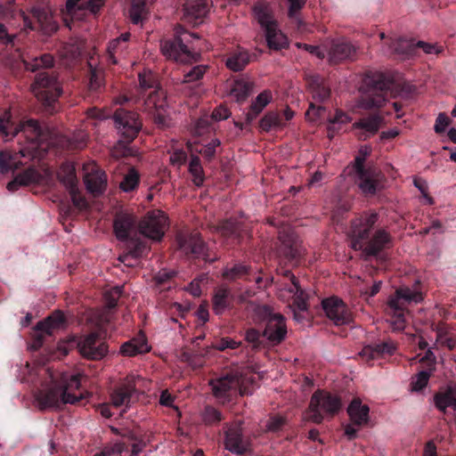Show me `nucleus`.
<instances>
[{"mask_svg":"<svg viewBox=\"0 0 456 456\" xmlns=\"http://www.w3.org/2000/svg\"><path fill=\"white\" fill-rule=\"evenodd\" d=\"M19 133L25 134L31 146L20 149L18 152L14 153L9 151H0V172L3 174L19 169L23 165V162L20 160L21 158L32 159L35 157V150L52 137V130L49 126L41 125L33 118L16 125L12 119L11 113L5 111L0 117V134L5 140H9Z\"/></svg>","mask_w":456,"mask_h":456,"instance_id":"nucleus-1","label":"nucleus"},{"mask_svg":"<svg viewBox=\"0 0 456 456\" xmlns=\"http://www.w3.org/2000/svg\"><path fill=\"white\" fill-rule=\"evenodd\" d=\"M379 216L375 211L363 212L351 221L352 248L366 256H378L392 246V237L384 228L374 230Z\"/></svg>","mask_w":456,"mask_h":456,"instance_id":"nucleus-2","label":"nucleus"},{"mask_svg":"<svg viewBox=\"0 0 456 456\" xmlns=\"http://www.w3.org/2000/svg\"><path fill=\"white\" fill-rule=\"evenodd\" d=\"M81 375H63L61 380L48 389L38 390L35 399L41 411L47 409H61L63 405L78 404L85 399L84 393L75 394L81 386Z\"/></svg>","mask_w":456,"mask_h":456,"instance_id":"nucleus-3","label":"nucleus"},{"mask_svg":"<svg viewBox=\"0 0 456 456\" xmlns=\"http://www.w3.org/2000/svg\"><path fill=\"white\" fill-rule=\"evenodd\" d=\"M141 94L144 99L145 110L152 114L158 127L165 129L170 126V118L167 114V94L159 86L157 76L151 70H144L138 76Z\"/></svg>","mask_w":456,"mask_h":456,"instance_id":"nucleus-4","label":"nucleus"},{"mask_svg":"<svg viewBox=\"0 0 456 456\" xmlns=\"http://www.w3.org/2000/svg\"><path fill=\"white\" fill-rule=\"evenodd\" d=\"M252 384V378L248 377L238 368L232 369L209 381L214 396L224 404L232 402L238 395L251 394Z\"/></svg>","mask_w":456,"mask_h":456,"instance_id":"nucleus-5","label":"nucleus"},{"mask_svg":"<svg viewBox=\"0 0 456 456\" xmlns=\"http://www.w3.org/2000/svg\"><path fill=\"white\" fill-rule=\"evenodd\" d=\"M31 90L45 113L53 115L58 111L62 86L54 72H38L35 76Z\"/></svg>","mask_w":456,"mask_h":456,"instance_id":"nucleus-6","label":"nucleus"},{"mask_svg":"<svg viewBox=\"0 0 456 456\" xmlns=\"http://www.w3.org/2000/svg\"><path fill=\"white\" fill-rule=\"evenodd\" d=\"M392 81L380 72H369L361 87L360 105L364 109L380 108L387 99Z\"/></svg>","mask_w":456,"mask_h":456,"instance_id":"nucleus-7","label":"nucleus"},{"mask_svg":"<svg viewBox=\"0 0 456 456\" xmlns=\"http://www.w3.org/2000/svg\"><path fill=\"white\" fill-rule=\"evenodd\" d=\"M349 168V175H354V183L365 195H374L382 186L383 175L376 167L365 165V155L356 156Z\"/></svg>","mask_w":456,"mask_h":456,"instance_id":"nucleus-8","label":"nucleus"},{"mask_svg":"<svg viewBox=\"0 0 456 456\" xmlns=\"http://www.w3.org/2000/svg\"><path fill=\"white\" fill-rule=\"evenodd\" d=\"M277 256L281 263L297 267L303 262L305 254L302 241L289 227H283L278 232Z\"/></svg>","mask_w":456,"mask_h":456,"instance_id":"nucleus-9","label":"nucleus"},{"mask_svg":"<svg viewBox=\"0 0 456 456\" xmlns=\"http://www.w3.org/2000/svg\"><path fill=\"white\" fill-rule=\"evenodd\" d=\"M341 407L342 403L339 396L318 389L311 396L306 411V418L315 424H321L324 415L334 417L338 413Z\"/></svg>","mask_w":456,"mask_h":456,"instance_id":"nucleus-10","label":"nucleus"},{"mask_svg":"<svg viewBox=\"0 0 456 456\" xmlns=\"http://www.w3.org/2000/svg\"><path fill=\"white\" fill-rule=\"evenodd\" d=\"M191 38H199V37L192 33H184L173 39L165 40L160 45L163 55L169 60L183 64L198 61L200 54L191 51L188 45Z\"/></svg>","mask_w":456,"mask_h":456,"instance_id":"nucleus-11","label":"nucleus"},{"mask_svg":"<svg viewBox=\"0 0 456 456\" xmlns=\"http://www.w3.org/2000/svg\"><path fill=\"white\" fill-rule=\"evenodd\" d=\"M254 312L259 321L265 322L263 337L266 338L273 345L281 343L287 335L284 316L273 313L272 308L266 305L255 306Z\"/></svg>","mask_w":456,"mask_h":456,"instance_id":"nucleus-12","label":"nucleus"},{"mask_svg":"<svg viewBox=\"0 0 456 456\" xmlns=\"http://www.w3.org/2000/svg\"><path fill=\"white\" fill-rule=\"evenodd\" d=\"M423 300V295L420 291L412 290L409 287H400L396 289L395 295L391 297L387 302L389 314L395 318L392 322L394 330H401L404 328L405 303H420Z\"/></svg>","mask_w":456,"mask_h":456,"instance_id":"nucleus-13","label":"nucleus"},{"mask_svg":"<svg viewBox=\"0 0 456 456\" xmlns=\"http://www.w3.org/2000/svg\"><path fill=\"white\" fill-rule=\"evenodd\" d=\"M113 120L125 143L132 142L142 126L139 114L124 108H118L115 110Z\"/></svg>","mask_w":456,"mask_h":456,"instance_id":"nucleus-14","label":"nucleus"},{"mask_svg":"<svg viewBox=\"0 0 456 456\" xmlns=\"http://www.w3.org/2000/svg\"><path fill=\"white\" fill-rule=\"evenodd\" d=\"M20 15L24 26L31 30H38L45 35H51L58 29V25L53 20L52 12L46 7L34 6L28 14L22 12Z\"/></svg>","mask_w":456,"mask_h":456,"instance_id":"nucleus-15","label":"nucleus"},{"mask_svg":"<svg viewBox=\"0 0 456 456\" xmlns=\"http://www.w3.org/2000/svg\"><path fill=\"white\" fill-rule=\"evenodd\" d=\"M178 244L180 249L191 258L201 259L205 263L209 264H212L218 259V256L212 253L208 244L199 233H191L188 236H180L178 238Z\"/></svg>","mask_w":456,"mask_h":456,"instance_id":"nucleus-16","label":"nucleus"},{"mask_svg":"<svg viewBox=\"0 0 456 456\" xmlns=\"http://www.w3.org/2000/svg\"><path fill=\"white\" fill-rule=\"evenodd\" d=\"M168 226V218L159 209L149 211L138 223L140 233L151 240H160Z\"/></svg>","mask_w":456,"mask_h":456,"instance_id":"nucleus-17","label":"nucleus"},{"mask_svg":"<svg viewBox=\"0 0 456 456\" xmlns=\"http://www.w3.org/2000/svg\"><path fill=\"white\" fill-rule=\"evenodd\" d=\"M141 380L138 375L129 374L121 379L110 392L111 404L116 407L125 406L126 409L134 403L137 393V382Z\"/></svg>","mask_w":456,"mask_h":456,"instance_id":"nucleus-18","label":"nucleus"},{"mask_svg":"<svg viewBox=\"0 0 456 456\" xmlns=\"http://www.w3.org/2000/svg\"><path fill=\"white\" fill-rule=\"evenodd\" d=\"M66 323L64 314L59 310L38 322L33 332V349L38 350L43 346L45 336H53L54 330L64 328Z\"/></svg>","mask_w":456,"mask_h":456,"instance_id":"nucleus-19","label":"nucleus"},{"mask_svg":"<svg viewBox=\"0 0 456 456\" xmlns=\"http://www.w3.org/2000/svg\"><path fill=\"white\" fill-rule=\"evenodd\" d=\"M77 347L79 354L88 360L98 361L108 354V345L97 332H91L78 338Z\"/></svg>","mask_w":456,"mask_h":456,"instance_id":"nucleus-20","label":"nucleus"},{"mask_svg":"<svg viewBox=\"0 0 456 456\" xmlns=\"http://www.w3.org/2000/svg\"><path fill=\"white\" fill-rule=\"evenodd\" d=\"M105 5V0H67L66 10L73 20L96 16Z\"/></svg>","mask_w":456,"mask_h":456,"instance_id":"nucleus-21","label":"nucleus"},{"mask_svg":"<svg viewBox=\"0 0 456 456\" xmlns=\"http://www.w3.org/2000/svg\"><path fill=\"white\" fill-rule=\"evenodd\" d=\"M322 305L326 316L335 325L348 324L352 321V315L348 307L338 297H332L323 299Z\"/></svg>","mask_w":456,"mask_h":456,"instance_id":"nucleus-22","label":"nucleus"},{"mask_svg":"<svg viewBox=\"0 0 456 456\" xmlns=\"http://www.w3.org/2000/svg\"><path fill=\"white\" fill-rule=\"evenodd\" d=\"M328 58L329 62L332 65L354 61L357 58V48L347 40L336 39L331 42L328 51Z\"/></svg>","mask_w":456,"mask_h":456,"instance_id":"nucleus-23","label":"nucleus"},{"mask_svg":"<svg viewBox=\"0 0 456 456\" xmlns=\"http://www.w3.org/2000/svg\"><path fill=\"white\" fill-rule=\"evenodd\" d=\"M136 217L133 214L118 212L113 220V231L117 239L124 241L133 236V233L136 234Z\"/></svg>","mask_w":456,"mask_h":456,"instance_id":"nucleus-24","label":"nucleus"},{"mask_svg":"<svg viewBox=\"0 0 456 456\" xmlns=\"http://www.w3.org/2000/svg\"><path fill=\"white\" fill-rule=\"evenodd\" d=\"M252 14L264 31L278 25L273 6L266 0H257L252 7Z\"/></svg>","mask_w":456,"mask_h":456,"instance_id":"nucleus-25","label":"nucleus"},{"mask_svg":"<svg viewBox=\"0 0 456 456\" xmlns=\"http://www.w3.org/2000/svg\"><path fill=\"white\" fill-rule=\"evenodd\" d=\"M225 449L236 454H243L248 449V442L244 438L240 424L235 423L225 431Z\"/></svg>","mask_w":456,"mask_h":456,"instance_id":"nucleus-26","label":"nucleus"},{"mask_svg":"<svg viewBox=\"0 0 456 456\" xmlns=\"http://www.w3.org/2000/svg\"><path fill=\"white\" fill-rule=\"evenodd\" d=\"M211 301L213 312L222 315L234 307L235 295L228 286L222 285L214 290Z\"/></svg>","mask_w":456,"mask_h":456,"instance_id":"nucleus-27","label":"nucleus"},{"mask_svg":"<svg viewBox=\"0 0 456 456\" xmlns=\"http://www.w3.org/2000/svg\"><path fill=\"white\" fill-rule=\"evenodd\" d=\"M183 11L185 21L200 24L209 11V4L207 0H185Z\"/></svg>","mask_w":456,"mask_h":456,"instance_id":"nucleus-28","label":"nucleus"},{"mask_svg":"<svg viewBox=\"0 0 456 456\" xmlns=\"http://www.w3.org/2000/svg\"><path fill=\"white\" fill-rule=\"evenodd\" d=\"M124 241H126V252L119 256L118 258L122 263L129 262L130 259L143 257L147 256L150 250L147 242L137 237L136 234L129 237L128 240H125Z\"/></svg>","mask_w":456,"mask_h":456,"instance_id":"nucleus-29","label":"nucleus"},{"mask_svg":"<svg viewBox=\"0 0 456 456\" xmlns=\"http://www.w3.org/2000/svg\"><path fill=\"white\" fill-rule=\"evenodd\" d=\"M382 118L379 115H371L366 118H362L354 122L353 128L359 130L357 136L359 140L366 141L372 135L378 133Z\"/></svg>","mask_w":456,"mask_h":456,"instance_id":"nucleus-30","label":"nucleus"},{"mask_svg":"<svg viewBox=\"0 0 456 456\" xmlns=\"http://www.w3.org/2000/svg\"><path fill=\"white\" fill-rule=\"evenodd\" d=\"M395 349L396 346L393 341H382L364 346L360 353V355L366 361H370L376 358L384 357L385 355H392Z\"/></svg>","mask_w":456,"mask_h":456,"instance_id":"nucleus-31","label":"nucleus"},{"mask_svg":"<svg viewBox=\"0 0 456 456\" xmlns=\"http://www.w3.org/2000/svg\"><path fill=\"white\" fill-rule=\"evenodd\" d=\"M41 178L39 172L32 167H28L23 172L14 176L13 180L9 182L7 189L10 191L18 190L20 186H27L31 183H38Z\"/></svg>","mask_w":456,"mask_h":456,"instance_id":"nucleus-32","label":"nucleus"},{"mask_svg":"<svg viewBox=\"0 0 456 456\" xmlns=\"http://www.w3.org/2000/svg\"><path fill=\"white\" fill-rule=\"evenodd\" d=\"M283 275L287 277L290 281V287L289 288V291L293 293L295 296V299L293 302L295 310H298L300 312H305L307 310V303L304 298V291L299 285L298 279L295 276V274L290 270H284Z\"/></svg>","mask_w":456,"mask_h":456,"instance_id":"nucleus-33","label":"nucleus"},{"mask_svg":"<svg viewBox=\"0 0 456 456\" xmlns=\"http://www.w3.org/2000/svg\"><path fill=\"white\" fill-rule=\"evenodd\" d=\"M272 99L273 94L270 90H265L262 93H260L256 96L255 101L252 102L248 112L246 113L247 124H251L263 111V110L268 105Z\"/></svg>","mask_w":456,"mask_h":456,"instance_id":"nucleus-34","label":"nucleus"},{"mask_svg":"<svg viewBox=\"0 0 456 456\" xmlns=\"http://www.w3.org/2000/svg\"><path fill=\"white\" fill-rule=\"evenodd\" d=\"M370 408L362 404L359 398H354L347 408V413L354 424L362 426L369 420Z\"/></svg>","mask_w":456,"mask_h":456,"instance_id":"nucleus-35","label":"nucleus"},{"mask_svg":"<svg viewBox=\"0 0 456 456\" xmlns=\"http://www.w3.org/2000/svg\"><path fill=\"white\" fill-rule=\"evenodd\" d=\"M251 267L249 265L237 263L232 266H225L223 269L222 276L229 281H235L237 280L251 281Z\"/></svg>","mask_w":456,"mask_h":456,"instance_id":"nucleus-36","label":"nucleus"},{"mask_svg":"<svg viewBox=\"0 0 456 456\" xmlns=\"http://www.w3.org/2000/svg\"><path fill=\"white\" fill-rule=\"evenodd\" d=\"M308 85L313 98L319 102H324L330 95V89L326 85L324 79L319 75H314L309 77Z\"/></svg>","mask_w":456,"mask_h":456,"instance_id":"nucleus-37","label":"nucleus"},{"mask_svg":"<svg viewBox=\"0 0 456 456\" xmlns=\"http://www.w3.org/2000/svg\"><path fill=\"white\" fill-rule=\"evenodd\" d=\"M217 231L224 238L240 242L242 237L243 227L241 223L234 219H226L219 224Z\"/></svg>","mask_w":456,"mask_h":456,"instance_id":"nucleus-38","label":"nucleus"},{"mask_svg":"<svg viewBox=\"0 0 456 456\" xmlns=\"http://www.w3.org/2000/svg\"><path fill=\"white\" fill-rule=\"evenodd\" d=\"M85 183L88 191L97 196L106 189L107 182L104 173H91L85 176Z\"/></svg>","mask_w":456,"mask_h":456,"instance_id":"nucleus-39","label":"nucleus"},{"mask_svg":"<svg viewBox=\"0 0 456 456\" xmlns=\"http://www.w3.org/2000/svg\"><path fill=\"white\" fill-rule=\"evenodd\" d=\"M267 45L272 50H281L288 47L287 37L278 28V25L265 31Z\"/></svg>","mask_w":456,"mask_h":456,"instance_id":"nucleus-40","label":"nucleus"},{"mask_svg":"<svg viewBox=\"0 0 456 456\" xmlns=\"http://www.w3.org/2000/svg\"><path fill=\"white\" fill-rule=\"evenodd\" d=\"M88 90L91 93H99L104 88V70L101 67L94 66L88 62Z\"/></svg>","mask_w":456,"mask_h":456,"instance_id":"nucleus-41","label":"nucleus"},{"mask_svg":"<svg viewBox=\"0 0 456 456\" xmlns=\"http://www.w3.org/2000/svg\"><path fill=\"white\" fill-rule=\"evenodd\" d=\"M24 67L31 72L38 71L41 69H51L54 65V58L50 53H44L36 56L31 60H23Z\"/></svg>","mask_w":456,"mask_h":456,"instance_id":"nucleus-42","label":"nucleus"},{"mask_svg":"<svg viewBox=\"0 0 456 456\" xmlns=\"http://www.w3.org/2000/svg\"><path fill=\"white\" fill-rule=\"evenodd\" d=\"M150 350L147 339L144 336H141L137 338H133L126 343H124L121 346V353L124 355L134 356L137 354L146 353Z\"/></svg>","mask_w":456,"mask_h":456,"instance_id":"nucleus-43","label":"nucleus"},{"mask_svg":"<svg viewBox=\"0 0 456 456\" xmlns=\"http://www.w3.org/2000/svg\"><path fill=\"white\" fill-rule=\"evenodd\" d=\"M434 402L436 407L444 413L447 407H452L456 412V390L448 388L444 392L436 393Z\"/></svg>","mask_w":456,"mask_h":456,"instance_id":"nucleus-44","label":"nucleus"},{"mask_svg":"<svg viewBox=\"0 0 456 456\" xmlns=\"http://www.w3.org/2000/svg\"><path fill=\"white\" fill-rule=\"evenodd\" d=\"M249 62V54L247 51L238 49L232 52L226 59V67L234 71L238 72L242 70Z\"/></svg>","mask_w":456,"mask_h":456,"instance_id":"nucleus-45","label":"nucleus"},{"mask_svg":"<svg viewBox=\"0 0 456 456\" xmlns=\"http://www.w3.org/2000/svg\"><path fill=\"white\" fill-rule=\"evenodd\" d=\"M253 83L245 79H237L233 82L231 95L237 102H242L250 95Z\"/></svg>","mask_w":456,"mask_h":456,"instance_id":"nucleus-46","label":"nucleus"},{"mask_svg":"<svg viewBox=\"0 0 456 456\" xmlns=\"http://www.w3.org/2000/svg\"><path fill=\"white\" fill-rule=\"evenodd\" d=\"M147 15L146 0H131L129 17L132 23L136 25L142 23L147 19Z\"/></svg>","mask_w":456,"mask_h":456,"instance_id":"nucleus-47","label":"nucleus"},{"mask_svg":"<svg viewBox=\"0 0 456 456\" xmlns=\"http://www.w3.org/2000/svg\"><path fill=\"white\" fill-rule=\"evenodd\" d=\"M127 45L120 44L118 40H112L108 45V61L111 64H118L119 60L126 58Z\"/></svg>","mask_w":456,"mask_h":456,"instance_id":"nucleus-48","label":"nucleus"},{"mask_svg":"<svg viewBox=\"0 0 456 456\" xmlns=\"http://www.w3.org/2000/svg\"><path fill=\"white\" fill-rule=\"evenodd\" d=\"M284 126L281 118L275 111L267 112L259 121V127L264 132H269L272 129L281 128Z\"/></svg>","mask_w":456,"mask_h":456,"instance_id":"nucleus-49","label":"nucleus"},{"mask_svg":"<svg viewBox=\"0 0 456 456\" xmlns=\"http://www.w3.org/2000/svg\"><path fill=\"white\" fill-rule=\"evenodd\" d=\"M351 120L350 117L342 110H336L333 117L330 118V125L328 126V135L332 138L335 134L338 133L341 129V126L349 123Z\"/></svg>","mask_w":456,"mask_h":456,"instance_id":"nucleus-50","label":"nucleus"},{"mask_svg":"<svg viewBox=\"0 0 456 456\" xmlns=\"http://www.w3.org/2000/svg\"><path fill=\"white\" fill-rule=\"evenodd\" d=\"M189 172L192 175L193 183L198 187L201 186L203 184L205 176L199 156L191 155V161L189 163Z\"/></svg>","mask_w":456,"mask_h":456,"instance_id":"nucleus-51","label":"nucleus"},{"mask_svg":"<svg viewBox=\"0 0 456 456\" xmlns=\"http://www.w3.org/2000/svg\"><path fill=\"white\" fill-rule=\"evenodd\" d=\"M59 179L69 191H77V178L74 167H65L62 170V174L59 175Z\"/></svg>","mask_w":456,"mask_h":456,"instance_id":"nucleus-52","label":"nucleus"},{"mask_svg":"<svg viewBox=\"0 0 456 456\" xmlns=\"http://www.w3.org/2000/svg\"><path fill=\"white\" fill-rule=\"evenodd\" d=\"M391 48L397 54L411 55L414 53L416 45L412 41L398 38L392 41Z\"/></svg>","mask_w":456,"mask_h":456,"instance_id":"nucleus-53","label":"nucleus"},{"mask_svg":"<svg viewBox=\"0 0 456 456\" xmlns=\"http://www.w3.org/2000/svg\"><path fill=\"white\" fill-rule=\"evenodd\" d=\"M221 142L218 139H213L208 144L203 145L200 149H193L192 144L189 142H187V148L189 151L201 154L208 161H210L214 159L216 155V149L220 146Z\"/></svg>","mask_w":456,"mask_h":456,"instance_id":"nucleus-54","label":"nucleus"},{"mask_svg":"<svg viewBox=\"0 0 456 456\" xmlns=\"http://www.w3.org/2000/svg\"><path fill=\"white\" fill-rule=\"evenodd\" d=\"M140 175L134 168H130L120 183V189L126 192L132 191L138 187Z\"/></svg>","mask_w":456,"mask_h":456,"instance_id":"nucleus-55","label":"nucleus"},{"mask_svg":"<svg viewBox=\"0 0 456 456\" xmlns=\"http://www.w3.org/2000/svg\"><path fill=\"white\" fill-rule=\"evenodd\" d=\"M202 419L206 425H216L223 419V415L222 412L215 407L208 405L203 411Z\"/></svg>","mask_w":456,"mask_h":456,"instance_id":"nucleus-56","label":"nucleus"},{"mask_svg":"<svg viewBox=\"0 0 456 456\" xmlns=\"http://www.w3.org/2000/svg\"><path fill=\"white\" fill-rule=\"evenodd\" d=\"M208 69L206 65H196L183 75V83H192L201 79Z\"/></svg>","mask_w":456,"mask_h":456,"instance_id":"nucleus-57","label":"nucleus"},{"mask_svg":"<svg viewBox=\"0 0 456 456\" xmlns=\"http://www.w3.org/2000/svg\"><path fill=\"white\" fill-rule=\"evenodd\" d=\"M432 372L428 370L419 371L411 383L412 390L420 391L426 387Z\"/></svg>","mask_w":456,"mask_h":456,"instance_id":"nucleus-58","label":"nucleus"},{"mask_svg":"<svg viewBox=\"0 0 456 456\" xmlns=\"http://www.w3.org/2000/svg\"><path fill=\"white\" fill-rule=\"evenodd\" d=\"M127 450L126 443L122 441H115L107 444L102 450L105 456L121 454L123 452Z\"/></svg>","mask_w":456,"mask_h":456,"instance_id":"nucleus-59","label":"nucleus"},{"mask_svg":"<svg viewBox=\"0 0 456 456\" xmlns=\"http://www.w3.org/2000/svg\"><path fill=\"white\" fill-rule=\"evenodd\" d=\"M431 328H432V330L436 331V341L439 343L452 334V330L449 327V325L444 322L433 323L431 325Z\"/></svg>","mask_w":456,"mask_h":456,"instance_id":"nucleus-60","label":"nucleus"},{"mask_svg":"<svg viewBox=\"0 0 456 456\" xmlns=\"http://www.w3.org/2000/svg\"><path fill=\"white\" fill-rule=\"evenodd\" d=\"M240 345V342L234 340L231 338H222L216 340L213 344V347L218 351H224L226 349H235L238 348Z\"/></svg>","mask_w":456,"mask_h":456,"instance_id":"nucleus-61","label":"nucleus"},{"mask_svg":"<svg viewBox=\"0 0 456 456\" xmlns=\"http://www.w3.org/2000/svg\"><path fill=\"white\" fill-rule=\"evenodd\" d=\"M175 275L174 271H168L166 269L160 270L155 276L154 281L156 284L159 287L166 285L168 283L171 279H173Z\"/></svg>","mask_w":456,"mask_h":456,"instance_id":"nucleus-62","label":"nucleus"},{"mask_svg":"<svg viewBox=\"0 0 456 456\" xmlns=\"http://www.w3.org/2000/svg\"><path fill=\"white\" fill-rule=\"evenodd\" d=\"M419 362L424 364L427 370L434 371L436 370V357L432 351V348H428L425 355L419 360Z\"/></svg>","mask_w":456,"mask_h":456,"instance_id":"nucleus-63","label":"nucleus"},{"mask_svg":"<svg viewBox=\"0 0 456 456\" xmlns=\"http://www.w3.org/2000/svg\"><path fill=\"white\" fill-rule=\"evenodd\" d=\"M120 296V289L116 288L115 289L109 291L105 294V304L106 307L110 310L114 309L118 305V300Z\"/></svg>","mask_w":456,"mask_h":456,"instance_id":"nucleus-64","label":"nucleus"}]
</instances>
